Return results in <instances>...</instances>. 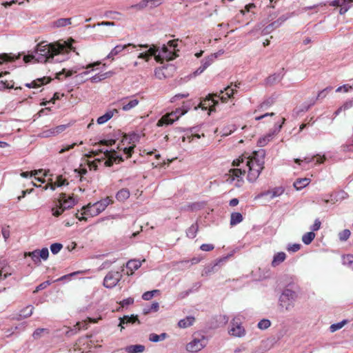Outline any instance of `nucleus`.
Masks as SVG:
<instances>
[{
    "label": "nucleus",
    "mask_w": 353,
    "mask_h": 353,
    "mask_svg": "<svg viewBox=\"0 0 353 353\" xmlns=\"http://www.w3.org/2000/svg\"><path fill=\"white\" fill-rule=\"evenodd\" d=\"M265 157V150L260 149L253 152L252 157H246L243 155L239 157L237 159L233 161L232 165L239 167L241 165V163H243L246 160L245 165L248 168L247 179L248 181L253 183L256 181L264 168Z\"/></svg>",
    "instance_id": "obj_1"
},
{
    "label": "nucleus",
    "mask_w": 353,
    "mask_h": 353,
    "mask_svg": "<svg viewBox=\"0 0 353 353\" xmlns=\"http://www.w3.org/2000/svg\"><path fill=\"white\" fill-rule=\"evenodd\" d=\"M64 50L65 47L62 44L48 43L46 41H42L37 45L35 54L25 55L23 61L26 63H29L34 59L39 63L50 62L55 55L62 53Z\"/></svg>",
    "instance_id": "obj_2"
},
{
    "label": "nucleus",
    "mask_w": 353,
    "mask_h": 353,
    "mask_svg": "<svg viewBox=\"0 0 353 353\" xmlns=\"http://www.w3.org/2000/svg\"><path fill=\"white\" fill-rule=\"evenodd\" d=\"M296 299V292L285 289L279 296V307L283 312H290L294 308Z\"/></svg>",
    "instance_id": "obj_3"
},
{
    "label": "nucleus",
    "mask_w": 353,
    "mask_h": 353,
    "mask_svg": "<svg viewBox=\"0 0 353 353\" xmlns=\"http://www.w3.org/2000/svg\"><path fill=\"white\" fill-rule=\"evenodd\" d=\"M110 202L111 199L109 197H106L92 205L88 204L87 206L83 208V213L82 214L90 215L91 216H97L105 210Z\"/></svg>",
    "instance_id": "obj_4"
},
{
    "label": "nucleus",
    "mask_w": 353,
    "mask_h": 353,
    "mask_svg": "<svg viewBox=\"0 0 353 353\" xmlns=\"http://www.w3.org/2000/svg\"><path fill=\"white\" fill-rule=\"evenodd\" d=\"M245 174V170H242L241 168L230 169L229 173L225 174V176H228L225 181L229 183H232L236 180V182L235 183V186L239 188L244 182L243 175Z\"/></svg>",
    "instance_id": "obj_5"
},
{
    "label": "nucleus",
    "mask_w": 353,
    "mask_h": 353,
    "mask_svg": "<svg viewBox=\"0 0 353 353\" xmlns=\"http://www.w3.org/2000/svg\"><path fill=\"white\" fill-rule=\"evenodd\" d=\"M187 112L188 110L182 111L178 109L176 112L167 114L158 121L157 125L163 126V125L172 124L175 121L178 120L180 116L185 114Z\"/></svg>",
    "instance_id": "obj_6"
},
{
    "label": "nucleus",
    "mask_w": 353,
    "mask_h": 353,
    "mask_svg": "<svg viewBox=\"0 0 353 353\" xmlns=\"http://www.w3.org/2000/svg\"><path fill=\"white\" fill-rule=\"evenodd\" d=\"M122 278V274L119 271H110L104 278L103 285L106 288H112L117 285Z\"/></svg>",
    "instance_id": "obj_7"
},
{
    "label": "nucleus",
    "mask_w": 353,
    "mask_h": 353,
    "mask_svg": "<svg viewBox=\"0 0 353 353\" xmlns=\"http://www.w3.org/2000/svg\"><path fill=\"white\" fill-rule=\"evenodd\" d=\"M177 56L176 52L170 50L167 46L163 45L157 56H156V61L157 62H162L163 60L171 61Z\"/></svg>",
    "instance_id": "obj_8"
},
{
    "label": "nucleus",
    "mask_w": 353,
    "mask_h": 353,
    "mask_svg": "<svg viewBox=\"0 0 353 353\" xmlns=\"http://www.w3.org/2000/svg\"><path fill=\"white\" fill-rule=\"evenodd\" d=\"M206 345V339L205 336H202L201 339H194L190 342L186 346V350L188 352H196L204 348Z\"/></svg>",
    "instance_id": "obj_9"
},
{
    "label": "nucleus",
    "mask_w": 353,
    "mask_h": 353,
    "mask_svg": "<svg viewBox=\"0 0 353 353\" xmlns=\"http://www.w3.org/2000/svg\"><path fill=\"white\" fill-rule=\"evenodd\" d=\"M231 328L229 330L230 335L236 337H243L245 335V330L241 325L239 319L234 318L231 322Z\"/></svg>",
    "instance_id": "obj_10"
},
{
    "label": "nucleus",
    "mask_w": 353,
    "mask_h": 353,
    "mask_svg": "<svg viewBox=\"0 0 353 353\" xmlns=\"http://www.w3.org/2000/svg\"><path fill=\"white\" fill-rule=\"evenodd\" d=\"M216 58V55L215 54H212L203 59L201 60V66L193 72V76L196 77L203 73L210 65L212 64Z\"/></svg>",
    "instance_id": "obj_11"
},
{
    "label": "nucleus",
    "mask_w": 353,
    "mask_h": 353,
    "mask_svg": "<svg viewBox=\"0 0 353 353\" xmlns=\"http://www.w3.org/2000/svg\"><path fill=\"white\" fill-rule=\"evenodd\" d=\"M332 89V87L329 86V87L325 88V89L322 90L321 91H320L318 93L316 98L311 99L310 103H305L303 104L301 111V112L307 111L312 106H313L315 104L316 100H319L321 99H324L326 97L327 92L329 91H331Z\"/></svg>",
    "instance_id": "obj_12"
},
{
    "label": "nucleus",
    "mask_w": 353,
    "mask_h": 353,
    "mask_svg": "<svg viewBox=\"0 0 353 353\" xmlns=\"http://www.w3.org/2000/svg\"><path fill=\"white\" fill-rule=\"evenodd\" d=\"M284 121L285 119H283L282 123L281 124L275 125L273 132H270L267 135L260 138L258 141V145L260 147H263L266 145L268 143V142L272 139L273 136L281 130L282 128V124L284 123Z\"/></svg>",
    "instance_id": "obj_13"
},
{
    "label": "nucleus",
    "mask_w": 353,
    "mask_h": 353,
    "mask_svg": "<svg viewBox=\"0 0 353 353\" xmlns=\"http://www.w3.org/2000/svg\"><path fill=\"white\" fill-rule=\"evenodd\" d=\"M59 203L61 205V208H63L65 210L73 207L75 204V201L73 197L69 196L67 198L65 193H61L59 198Z\"/></svg>",
    "instance_id": "obj_14"
},
{
    "label": "nucleus",
    "mask_w": 353,
    "mask_h": 353,
    "mask_svg": "<svg viewBox=\"0 0 353 353\" xmlns=\"http://www.w3.org/2000/svg\"><path fill=\"white\" fill-rule=\"evenodd\" d=\"M284 192V190L281 187L275 188L272 190H268L259 194L257 197H263L265 196H270V199H274L281 195Z\"/></svg>",
    "instance_id": "obj_15"
},
{
    "label": "nucleus",
    "mask_w": 353,
    "mask_h": 353,
    "mask_svg": "<svg viewBox=\"0 0 353 353\" xmlns=\"http://www.w3.org/2000/svg\"><path fill=\"white\" fill-rule=\"evenodd\" d=\"M132 46L136 48V46L132 43H128L126 45H117L108 54L107 59H114V57L119 54L123 50L126 49L128 47Z\"/></svg>",
    "instance_id": "obj_16"
},
{
    "label": "nucleus",
    "mask_w": 353,
    "mask_h": 353,
    "mask_svg": "<svg viewBox=\"0 0 353 353\" xmlns=\"http://www.w3.org/2000/svg\"><path fill=\"white\" fill-rule=\"evenodd\" d=\"M283 74L282 72L274 73L266 78L265 84L272 85L279 83L283 79Z\"/></svg>",
    "instance_id": "obj_17"
},
{
    "label": "nucleus",
    "mask_w": 353,
    "mask_h": 353,
    "mask_svg": "<svg viewBox=\"0 0 353 353\" xmlns=\"http://www.w3.org/2000/svg\"><path fill=\"white\" fill-rule=\"evenodd\" d=\"M114 113H118V110L117 109L107 112L105 114L97 119V123L99 125L105 123L113 117Z\"/></svg>",
    "instance_id": "obj_18"
},
{
    "label": "nucleus",
    "mask_w": 353,
    "mask_h": 353,
    "mask_svg": "<svg viewBox=\"0 0 353 353\" xmlns=\"http://www.w3.org/2000/svg\"><path fill=\"white\" fill-rule=\"evenodd\" d=\"M195 319L192 316H186L185 319L179 321L178 325L181 328H187L193 325Z\"/></svg>",
    "instance_id": "obj_19"
},
{
    "label": "nucleus",
    "mask_w": 353,
    "mask_h": 353,
    "mask_svg": "<svg viewBox=\"0 0 353 353\" xmlns=\"http://www.w3.org/2000/svg\"><path fill=\"white\" fill-rule=\"evenodd\" d=\"M120 323H119V326L121 327V328H123V325L124 324H128L129 323H134L135 322H138V323H139V321L137 318V316H134V315H131V316H124L123 318H120Z\"/></svg>",
    "instance_id": "obj_20"
},
{
    "label": "nucleus",
    "mask_w": 353,
    "mask_h": 353,
    "mask_svg": "<svg viewBox=\"0 0 353 353\" xmlns=\"http://www.w3.org/2000/svg\"><path fill=\"white\" fill-rule=\"evenodd\" d=\"M113 74H114V72L112 71H109V72H104V73L97 74L91 78V81L92 83L99 82L103 79H105L107 78L112 77L113 75Z\"/></svg>",
    "instance_id": "obj_21"
},
{
    "label": "nucleus",
    "mask_w": 353,
    "mask_h": 353,
    "mask_svg": "<svg viewBox=\"0 0 353 353\" xmlns=\"http://www.w3.org/2000/svg\"><path fill=\"white\" fill-rule=\"evenodd\" d=\"M130 193L128 189L122 188L116 194V199L120 201L123 202L130 197Z\"/></svg>",
    "instance_id": "obj_22"
},
{
    "label": "nucleus",
    "mask_w": 353,
    "mask_h": 353,
    "mask_svg": "<svg viewBox=\"0 0 353 353\" xmlns=\"http://www.w3.org/2000/svg\"><path fill=\"white\" fill-rule=\"evenodd\" d=\"M286 258V254L283 252H278L274 254L273 257V260L272 261V265L273 267H276L279 265L280 263L283 262Z\"/></svg>",
    "instance_id": "obj_23"
},
{
    "label": "nucleus",
    "mask_w": 353,
    "mask_h": 353,
    "mask_svg": "<svg viewBox=\"0 0 353 353\" xmlns=\"http://www.w3.org/2000/svg\"><path fill=\"white\" fill-rule=\"evenodd\" d=\"M310 183V179L309 178H301L296 179L294 183V188L299 190L306 187Z\"/></svg>",
    "instance_id": "obj_24"
},
{
    "label": "nucleus",
    "mask_w": 353,
    "mask_h": 353,
    "mask_svg": "<svg viewBox=\"0 0 353 353\" xmlns=\"http://www.w3.org/2000/svg\"><path fill=\"white\" fill-rule=\"evenodd\" d=\"M48 83V81L46 80L45 77L37 79V80L33 81L31 83H27L25 85L29 88H36L39 87L41 85H43Z\"/></svg>",
    "instance_id": "obj_25"
},
{
    "label": "nucleus",
    "mask_w": 353,
    "mask_h": 353,
    "mask_svg": "<svg viewBox=\"0 0 353 353\" xmlns=\"http://www.w3.org/2000/svg\"><path fill=\"white\" fill-rule=\"evenodd\" d=\"M141 265V262L139 260H130L126 263V268L131 271V274L134 270H138Z\"/></svg>",
    "instance_id": "obj_26"
},
{
    "label": "nucleus",
    "mask_w": 353,
    "mask_h": 353,
    "mask_svg": "<svg viewBox=\"0 0 353 353\" xmlns=\"http://www.w3.org/2000/svg\"><path fill=\"white\" fill-rule=\"evenodd\" d=\"M199 230V225L197 223L192 224L186 230V235L190 239H194L196 236V233Z\"/></svg>",
    "instance_id": "obj_27"
},
{
    "label": "nucleus",
    "mask_w": 353,
    "mask_h": 353,
    "mask_svg": "<svg viewBox=\"0 0 353 353\" xmlns=\"http://www.w3.org/2000/svg\"><path fill=\"white\" fill-rule=\"evenodd\" d=\"M104 156L111 157L112 158H113L114 161H118L119 162L123 161V157L121 155H119L117 154V151H115L114 150H105V151L104 152Z\"/></svg>",
    "instance_id": "obj_28"
},
{
    "label": "nucleus",
    "mask_w": 353,
    "mask_h": 353,
    "mask_svg": "<svg viewBox=\"0 0 353 353\" xmlns=\"http://www.w3.org/2000/svg\"><path fill=\"white\" fill-rule=\"evenodd\" d=\"M125 350L128 353H140L144 351L145 346L143 345H132L128 346Z\"/></svg>",
    "instance_id": "obj_29"
},
{
    "label": "nucleus",
    "mask_w": 353,
    "mask_h": 353,
    "mask_svg": "<svg viewBox=\"0 0 353 353\" xmlns=\"http://www.w3.org/2000/svg\"><path fill=\"white\" fill-rule=\"evenodd\" d=\"M243 221V216L240 212H232L230 216V225H236Z\"/></svg>",
    "instance_id": "obj_30"
},
{
    "label": "nucleus",
    "mask_w": 353,
    "mask_h": 353,
    "mask_svg": "<svg viewBox=\"0 0 353 353\" xmlns=\"http://www.w3.org/2000/svg\"><path fill=\"white\" fill-rule=\"evenodd\" d=\"M139 101L137 99H131L128 103H125L123 102L122 110L123 111H129L131 109L134 108L139 104Z\"/></svg>",
    "instance_id": "obj_31"
},
{
    "label": "nucleus",
    "mask_w": 353,
    "mask_h": 353,
    "mask_svg": "<svg viewBox=\"0 0 353 353\" xmlns=\"http://www.w3.org/2000/svg\"><path fill=\"white\" fill-rule=\"evenodd\" d=\"M54 26L56 27H65L66 26L71 24V19L70 18H61L59 19L54 22Z\"/></svg>",
    "instance_id": "obj_32"
},
{
    "label": "nucleus",
    "mask_w": 353,
    "mask_h": 353,
    "mask_svg": "<svg viewBox=\"0 0 353 353\" xmlns=\"http://www.w3.org/2000/svg\"><path fill=\"white\" fill-rule=\"evenodd\" d=\"M167 336L168 335H167L166 333H162V334H161L159 335L157 334H154V333H152V334H150L149 340L150 341L157 343V342H159V341L164 340L165 339H166Z\"/></svg>",
    "instance_id": "obj_33"
},
{
    "label": "nucleus",
    "mask_w": 353,
    "mask_h": 353,
    "mask_svg": "<svg viewBox=\"0 0 353 353\" xmlns=\"http://www.w3.org/2000/svg\"><path fill=\"white\" fill-rule=\"evenodd\" d=\"M343 264L353 270V255L347 254L343 256Z\"/></svg>",
    "instance_id": "obj_34"
},
{
    "label": "nucleus",
    "mask_w": 353,
    "mask_h": 353,
    "mask_svg": "<svg viewBox=\"0 0 353 353\" xmlns=\"http://www.w3.org/2000/svg\"><path fill=\"white\" fill-rule=\"evenodd\" d=\"M315 238V234L313 232H309L304 234L302 236V241L305 245H309Z\"/></svg>",
    "instance_id": "obj_35"
},
{
    "label": "nucleus",
    "mask_w": 353,
    "mask_h": 353,
    "mask_svg": "<svg viewBox=\"0 0 353 353\" xmlns=\"http://www.w3.org/2000/svg\"><path fill=\"white\" fill-rule=\"evenodd\" d=\"M277 28H279L278 24L274 21V22L270 23L269 25H268L263 29L262 34H263V35L268 34L271 33L274 30L276 29Z\"/></svg>",
    "instance_id": "obj_36"
},
{
    "label": "nucleus",
    "mask_w": 353,
    "mask_h": 353,
    "mask_svg": "<svg viewBox=\"0 0 353 353\" xmlns=\"http://www.w3.org/2000/svg\"><path fill=\"white\" fill-rule=\"evenodd\" d=\"M34 307L32 305H28L20 311L19 316L23 318H28L32 314Z\"/></svg>",
    "instance_id": "obj_37"
},
{
    "label": "nucleus",
    "mask_w": 353,
    "mask_h": 353,
    "mask_svg": "<svg viewBox=\"0 0 353 353\" xmlns=\"http://www.w3.org/2000/svg\"><path fill=\"white\" fill-rule=\"evenodd\" d=\"M26 255L30 256L35 264H39L41 263V259L39 258L38 250L30 252L27 253Z\"/></svg>",
    "instance_id": "obj_38"
},
{
    "label": "nucleus",
    "mask_w": 353,
    "mask_h": 353,
    "mask_svg": "<svg viewBox=\"0 0 353 353\" xmlns=\"http://www.w3.org/2000/svg\"><path fill=\"white\" fill-rule=\"evenodd\" d=\"M347 323V320H343L342 321L339 322L337 323H334L330 325V330L331 332H334L336 330L341 329Z\"/></svg>",
    "instance_id": "obj_39"
},
{
    "label": "nucleus",
    "mask_w": 353,
    "mask_h": 353,
    "mask_svg": "<svg viewBox=\"0 0 353 353\" xmlns=\"http://www.w3.org/2000/svg\"><path fill=\"white\" fill-rule=\"evenodd\" d=\"M271 325V322L270 320L263 319L261 320L257 325V327L260 330H266Z\"/></svg>",
    "instance_id": "obj_40"
},
{
    "label": "nucleus",
    "mask_w": 353,
    "mask_h": 353,
    "mask_svg": "<svg viewBox=\"0 0 353 353\" xmlns=\"http://www.w3.org/2000/svg\"><path fill=\"white\" fill-rule=\"evenodd\" d=\"M159 290H154L152 291H148L143 294L142 299L145 301L150 300L156 294H159Z\"/></svg>",
    "instance_id": "obj_41"
},
{
    "label": "nucleus",
    "mask_w": 353,
    "mask_h": 353,
    "mask_svg": "<svg viewBox=\"0 0 353 353\" xmlns=\"http://www.w3.org/2000/svg\"><path fill=\"white\" fill-rule=\"evenodd\" d=\"M353 1H345L343 6H340L339 13L340 14H344L351 8L352 3Z\"/></svg>",
    "instance_id": "obj_42"
},
{
    "label": "nucleus",
    "mask_w": 353,
    "mask_h": 353,
    "mask_svg": "<svg viewBox=\"0 0 353 353\" xmlns=\"http://www.w3.org/2000/svg\"><path fill=\"white\" fill-rule=\"evenodd\" d=\"M350 234V231L347 229H345L339 233V237L341 241H345L349 239Z\"/></svg>",
    "instance_id": "obj_43"
},
{
    "label": "nucleus",
    "mask_w": 353,
    "mask_h": 353,
    "mask_svg": "<svg viewBox=\"0 0 353 353\" xmlns=\"http://www.w3.org/2000/svg\"><path fill=\"white\" fill-rule=\"evenodd\" d=\"M148 2H147V0H142L139 3H137V4H134V5H132L131 6L132 8H134V9H136V10H143L145 8H148Z\"/></svg>",
    "instance_id": "obj_44"
},
{
    "label": "nucleus",
    "mask_w": 353,
    "mask_h": 353,
    "mask_svg": "<svg viewBox=\"0 0 353 353\" xmlns=\"http://www.w3.org/2000/svg\"><path fill=\"white\" fill-rule=\"evenodd\" d=\"M164 0H147L148 8L152 9L161 6L163 3Z\"/></svg>",
    "instance_id": "obj_45"
},
{
    "label": "nucleus",
    "mask_w": 353,
    "mask_h": 353,
    "mask_svg": "<svg viewBox=\"0 0 353 353\" xmlns=\"http://www.w3.org/2000/svg\"><path fill=\"white\" fill-rule=\"evenodd\" d=\"M63 248V245L59 243H54L50 245V250L53 254L59 253Z\"/></svg>",
    "instance_id": "obj_46"
},
{
    "label": "nucleus",
    "mask_w": 353,
    "mask_h": 353,
    "mask_svg": "<svg viewBox=\"0 0 353 353\" xmlns=\"http://www.w3.org/2000/svg\"><path fill=\"white\" fill-rule=\"evenodd\" d=\"M38 253H39L40 259H43L44 261L48 259V256H49V251L47 248H43L41 250H38Z\"/></svg>",
    "instance_id": "obj_47"
},
{
    "label": "nucleus",
    "mask_w": 353,
    "mask_h": 353,
    "mask_svg": "<svg viewBox=\"0 0 353 353\" xmlns=\"http://www.w3.org/2000/svg\"><path fill=\"white\" fill-rule=\"evenodd\" d=\"M291 13H287L281 16L277 20H276V23L278 24V26L280 27L287 19L292 17Z\"/></svg>",
    "instance_id": "obj_48"
},
{
    "label": "nucleus",
    "mask_w": 353,
    "mask_h": 353,
    "mask_svg": "<svg viewBox=\"0 0 353 353\" xmlns=\"http://www.w3.org/2000/svg\"><path fill=\"white\" fill-rule=\"evenodd\" d=\"M272 103H273L272 99H268V100L263 101L262 103H261V105L259 107L258 110L259 111H260V110H265L271 106L272 105Z\"/></svg>",
    "instance_id": "obj_49"
},
{
    "label": "nucleus",
    "mask_w": 353,
    "mask_h": 353,
    "mask_svg": "<svg viewBox=\"0 0 353 353\" xmlns=\"http://www.w3.org/2000/svg\"><path fill=\"white\" fill-rule=\"evenodd\" d=\"M52 136H56L55 134L54 133L53 128L43 130L39 134V137H41L42 138H48V137H50Z\"/></svg>",
    "instance_id": "obj_50"
},
{
    "label": "nucleus",
    "mask_w": 353,
    "mask_h": 353,
    "mask_svg": "<svg viewBox=\"0 0 353 353\" xmlns=\"http://www.w3.org/2000/svg\"><path fill=\"white\" fill-rule=\"evenodd\" d=\"M157 52H159V50L154 46H152L148 49L147 53L149 57L154 56L156 59V56L158 54H157Z\"/></svg>",
    "instance_id": "obj_51"
},
{
    "label": "nucleus",
    "mask_w": 353,
    "mask_h": 353,
    "mask_svg": "<svg viewBox=\"0 0 353 353\" xmlns=\"http://www.w3.org/2000/svg\"><path fill=\"white\" fill-rule=\"evenodd\" d=\"M350 89L353 90V86L346 84V85H343L342 86H339V88H337V89L336 90V92H340L341 91H343L345 92H347Z\"/></svg>",
    "instance_id": "obj_52"
},
{
    "label": "nucleus",
    "mask_w": 353,
    "mask_h": 353,
    "mask_svg": "<svg viewBox=\"0 0 353 353\" xmlns=\"http://www.w3.org/2000/svg\"><path fill=\"white\" fill-rule=\"evenodd\" d=\"M189 96V94L188 93H186V94H175L173 97H172V99H170V102L172 103H174L176 101L179 100V99H183V98H186Z\"/></svg>",
    "instance_id": "obj_53"
},
{
    "label": "nucleus",
    "mask_w": 353,
    "mask_h": 353,
    "mask_svg": "<svg viewBox=\"0 0 353 353\" xmlns=\"http://www.w3.org/2000/svg\"><path fill=\"white\" fill-rule=\"evenodd\" d=\"M66 128L67 125H60L55 128H53L54 133L55 134V135H57L58 134L64 131L66 129Z\"/></svg>",
    "instance_id": "obj_54"
},
{
    "label": "nucleus",
    "mask_w": 353,
    "mask_h": 353,
    "mask_svg": "<svg viewBox=\"0 0 353 353\" xmlns=\"http://www.w3.org/2000/svg\"><path fill=\"white\" fill-rule=\"evenodd\" d=\"M163 70V68H157L154 70V74H155L157 78H158L159 79H161L165 77Z\"/></svg>",
    "instance_id": "obj_55"
},
{
    "label": "nucleus",
    "mask_w": 353,
    "mask_h": 353,
    "mask_svg": "<svg viewBox=\"0 0 353 353\" xmlns=\"http://www.w3.org/2000/svg\"><path fill=\"white\" fill-rule=\"evenodd\" d=\"M201 207V205L200 203H192L190 205H188L187 206V210H190V211H194V210L200 209Z\"/></svg>",
    "instance_id": "obj_56"
},
{
    "label": "nucleus",
    "mask_w": 353,
    "mask_h": 353,
    "mask_svg": "<svg viewBox=\"0 0 353 353\" xmlns=\"http://www.w3.org/2000/svg\"><path fill=\"white\" fill-rule=\"evenodd\" d=\"M63 211H64V210L63 209V208H61L60 205L58 208H52V214H53V216H54L56 217H58L59 216H60L63 212Z\"/></svg>",
    "instance_id": "obj_57"
},
{
    "label": "nucleus",
    "mask_w": 353,
    "mask_h": 353,
    "mask_svg": "<svg viewBox=\"0 0 353 353\" xmlns=\"http://www.w3.org/2000/svg\"><path fill=\"white\" fill-rule=\"evenodd\" d=\"M115 143H116V141L114 139H110V140L103 139V140H101L99 142V144L106 145V146H111V145H114Z\"/></svg>",
    "instance_id": "obj_58"
},
{
    "label": "nucleus",
    "mask_w": 353,
    "mask_h": 353,
    "mask_svg": "<svg viewBox=\"0 0 353 353\" xmlns=\"http://www.w3.org/2000/svg\"><path fill=\"white\" fill-rule=\"evenodd\" d=\"M228 321H229V317L226 315H219L217 319V321L219 323H222L223 325L227 324Z\"/></svg>",
    "instance_id": "obj_59"
},
{
    "label": "nucleus",
    "mask_w": 353,
    "mask_h": 353,
    "mask_svg": "<svg viewBox=\"0 0 353 353\" xmlns=\"http://www.w3.org/2000/svg\"><path fill=\"white\" fill-rule=\"evenodd\" d=\"M50 285V282L47 281H45V282H43L41 283V284H39L37 288H36V290L34 292H39V290H43L45 288H46L48 285Z\"/></svg>",
    "instance_id": "obj_60"
},
{
    "label": "nucleus",
    "mask_w": 353,
    "mask_h": 353,
    "mask_svg": "<svg viewBox=\"0 0 353 353\" xmlns=\"http://www.w3.org/2000/svg\"><path fill=\"white\" fill-rule=\"evenodd\" d=\"M200 248L203 251L209 252L212 250L214 248V247L212 244L204 243L201 245Z\"/></svg>",
    "instance_id": "obj_61"
},
{
    "label": "nucleus",
    "mask_w": 353,
    "mask_h": 353,
    "mask_svg": "<svg viewBox=\"0 0 353 353\" xmlns=\"http://www.w3.org/2000/svg\"><path fill=\"white\" fill-rule=\"evenodd\" d=\"M46 329H43V328H38L34 332H33V334H32V336L34 339H39L41 336V334L46 331Z\"/></svg>",
    "instance_id": "obj_62"
},
{
    "label": "nucleus",
    "mask_w": 353,
    "mask_h": 353,
    "mask_svg": "<svg viewBox=\"0 0 353 353\" xmlns=\"http://www.w3.org/2000/svg\"><path fill=\"white\" fill-rule=\"evenodd\" d=\"M134 303V299L129 297L125 299H123L122 301H121L120 304L122 307L127 306L129 305H131Z\"/></svg>",
    "instance_id": "obj_63"
},
{
    "label": "nucleus",
    "mask_w": 353,
    "mask_h": 353,
    "mask_svg": "<svg viewBox=\"0 0 353 353\" xmlns=\"http://www.w3.org/2000/svg\"><path fill=\"white\" fill-rule=\"evenodd\" d=\"M321 221L319 219H316L314 221V224L311 226V230H312L311 232H314V231L319 230L321 228Z\"/></svg>",
    "instance_id": "obj_64"
}]
</instances>
